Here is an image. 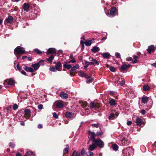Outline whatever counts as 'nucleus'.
<instances>
[{
	"instance_id": "nucleus-26",
	"label": "nucleus",
	"mask_w": 156,
	"mask_h": 156,
	"mask_svg": "<svg viewBox=\"0 0 156 156\" xmlns=\"http://www.w3.org/2000/svg\"><path fill=\"white\" fill-rule=\"evenodd\" d=\"M57 50L54 48H49V54H55Z\"/></svg>"
},
{
	"instance_id": "nucleus-53",
	"label": "nucleus",
	"mask_w": 156,
	"mask_h": 156,
	"mask_svg": "<svg viewBox=\"0 0 156 156\" xmlns=\"http://www.w3.org/2000/svg\"><path fill=\"white\" fill-rule=\"evenodd\" d=\"M43 105H41L40 104L38 105V108L39 110L42 109L43 108Z\"/></svg>"
},
{
	"instance_id": "nucleus-32",
	"label": "nucleus",
	"mask_w": 156,
	"mask_h": 156,
	"mask_svg": "<svg viewBox=\"0 0 156 156\" xmlns=\"http://www.w3.org/2000/svg\"><path fill=\"white\" fill-rule=\"evenodd\" d=\"M134 60L132 61V63L133 64H135L138 62V61L137 60L138 57L136 55H134L133 56Z\"/></svg>"
},
{
	"instance_id": "nucleus-12",
	"label": "nucleus",
	"mask_w": 156,
	"mask_h": 156,
	"mask_svg": "<svg viewBox=\"0 0 156 156\" xmlns=\"http://www.w3.org/2000/svg\"><path fill=\"white\" fill-rule=\"evenodd\" d=\"M136 122L137 126H140L142 124L143 120L140 118H137L136 120Z\"/></svg>"
},
{
	"instance_id": "nucleus-31",
	"label": "nucleus",
	"mask_w": 156,
	"mask_h": 156,
	"mask_svg": "<svg viewBox=\"0 0 156 156\" xmlns=\"http://www.w3.org/2000/svg\"><path fill=\"white\" fill-rule=\"evenodd\" d=\"M87 79V80L86 82L88 83L92 82L94 80L93 78L90 77H88Z\"/></svg>"
},
{
	"instance_id": "nucleus-42",
	"label": "nucleus",
	"mask_w": 156,
	"mask_h": 156,
	"mask_svg": "<svg viewBox=\"0 0 156 156\" xmlns=\"http://www.w3.org/2000/svg\"><path fill=\"white\" fill-rule=\"evenodd\" d=\"M26 153L28 155H32V154H33V152L30 151V150H27L26 151Z\"/></svg>"
},
{
	"instance_id": "nucleus-7",
	"label": "nucleus",
	"mask_w": 156,
	"mask_h": 156,
	"mask_svg": "<svg viewBox=\"0 0 156 156\" xmlns=\"http://www.w3.org/2000/svg\"><path fill=\"white\" fill-rule=\"evenodd\" d=\"M147 50L149 54H151V52H154L155 50V48L154 45H151L148 46Z\"/></svg>"
},
{
	"instance_id": "nucleus-56",
	"label": "nucleus",
	"mask_w": 156,
	"mask_h": 156,
	"mask_svg": "<svg viewBox=\"0 0 156 156\" xmlns=\"http://www.w3.org/2000/svg\"><path fill=\"white\" fill-rule=\"evenodd\" d=\"M116 56L118 58H120V55L119 53H116Z\"/></svg>"
},
{
	"instance_id": "nucleus-23",
	"label": "nucleus",
	"mask_w": 156,
	"mask_h": 156,
	"mask_svg": "<svg viewBox=\"0 0 156 156\" xmlns=\"http://www.w3.org/2000/svg\"><path fill=\"white\" fill-rule=\"evenodd\" d=\"M109 103L111 106H114L117 104L115 101L113 99H110L109 101Z\"/></svg>"
},
{
	"instance_id": "nucleus-54",
	"label": "nucleus",
	"mask_w": 156,
	"mask_h": 156,
	"mask_svg": "<svg viewBox=\"0 0 156 156\" xmlns=\"http://www.w3.org/2000/svg\"><path fill=\"white\" fill-rule=\"evenodd\" d=\"M9 146L12 148H14L15 147V144L12 143H10L9 144Z\"/></svg>"
},
{
	"instance_id": "nucleus-51",
	"label": "nucleus",
	"mask_w": 156,
	"mask_h": 156,
	"mask_svg": "<svg viewBox=\"0 0 156 156\" xmlns=\"http://www.w3.org/2000/svg\"><path fill=\"white\" fill-rule=\"evenodd\" d=\"M85 151L84 149V148H83L82 149L81 151V154H80L81 155H82V156H83L85 154Z\"/></svg>"
},
{
	"instance_id": "nucleus-39",
	"label": "nucleus",
	"mask_w": 156,
	"mask_h": 156,
	"mask_svg": "<svg viewBox=\"0 0 156 156\" xmlns=\"http://www.w3.org/2000/svg\"><path fill=\"white\" fill-rule=\"evenodd\" d=\"M115 117V114L113 113H112L108 117V119H111Z\"/></svg>"
},
{
	"instance_id": "nucleus-22",
	"label": "nucleus",
	"mask_w": 156,
	"mask_h": 156,
	"mask_svg": "<svg viewBox=\"0 0 156 156\" xmlns=\"http://www.w3.org/2000/svg\"><path fill=\"white\" fill-rule=\"evenodd\" d=\"M24 69L27 71L30 72H33L34 71V70L31 67H29L26 66L24 67Z\"/></svg>"
},
{
	"instance_id": "nucleus-4",
	"label": "nucleus",
	"mask_w": 156,
	"mask_h": 156,
	"mask_svg": "<svg viewBox=\"0 0 156 156\" xmlns=\"http://www.w3.org/2000/svg\"><path fill=\"white\" fill-rule=\"evenodd\" d=\"M101 103L91 102L89 106L91 108H94L96 110L99 109L101 106Z\"/></svg>"
},
{
	"instance_id": "nucleus-10",
	"label": "nucleus",
	"mask_w": 156,
	"mask_h": 156,
	"mask_svg": "<svg viewBox=\"0 0 156 156\" xmlns=\"http://www.w3.org/2000/svg\"><path fill=\"white\" fill-rule=\"evenodd\" d=\"M55 67L56 68L57 70L60 71L62 70V65L60 61L57 62L55 65Z\"/></svg>"
},
{
	"instance_id": "nucleus-25",
	"label": "nucleus",
	"mask_w": 156,
	"mask_h": 156,
	"mask_svg": "<svg viewBox=\"0 0 156 156\" xmlns=\"http://www.w3.org/2000/svg\"><path fill=\"white\" fill-rule=\"evenodd\" d=\"M116 11V8L115 7H113L110 10V14L112 16H114L115 13Z\"/></svg>"
},
{
	"instance_id": "nucleus-55",
	"label": "nucleus",
	"mask_w": 156,
	"mask_h": 156,
	"mask_svg": "<svg viewBox=\"0 0 156 156\" xmlns=\"http://www.w3.org/2000/svg\"><path fill=\"white\" fill-rule=\"evenodd\" d=\"M75 156H81L80 152H76Z\"/></svg>"
},
{
	"instance_id": "nucleus-45",
	"label": "nucleus",
	"mask_w": 156,
	"mask_h": 156,
	"mask_svg": "<svg viewBox=\"0 0 156 156\" xmlns=\"http://www.w3.org/2000/svg\"><path fill=\"white\" fill-rule=\"evenodd\" d=\"M91 126L92 127L98 128L99 126V125L98 123L92 124Z\"/></svg>"
},
{
	"instance_id": "nucleus-58",
	"label": "nucleus",
	"mask_w": 156,
	"mask_h": 156,
	"mask_svg": "<svg viewBox=\"0 0 156 156\" xmlns=\"http://www.w3.org/2000/svg\"><path fill=\"white\" fill-rule=\"evenodd\" d=\"M86 63H87L89 64V65H94V63H93V62H89L87 61H86Z\"/></svg>"
},
{
	"instance_id": "nucleus-13",
	"label": "nucleus",
	"mask_w": 156,
	"mask_h": 156,
	"mask_svg": "<svg viewBox=\"0 0 156 156\" xmlns=\"http://www.w3.org/2000/svg\"><path fill=\"white\" fill-rule=\"evenodd\" d=\"M121 141L122 142V145L123 146L127 145L129 144V141H128L126 139L125 137L123 138L122 140Z\"/></svg>"
},
{
	"instance_id": "nucleus-47",
	"label": "nucleus",
	"mask_w": 156,
	"mask_h": 156,
	"mask_svg": "<svg viewBox=\"0 0 156 156\" xmlns=\"http://www.w3.org/2000/svg\"><path fill=\"white\" fill-rule=\"evenodd\" d=\"M80 43L81 44L82 49L83 50L84 48V42L81 40L80 41Z\"/></svg>"
},
{
	"instance_id": "nucleus-44",
	"label": "nucleus",
	"mask_w": 156,
	"mask_h": 156,
	"mask_svg": "<svg viewBox=\"0 0 156 156\" xmlns=\"http://www.w3.org/2000/svg\"><path fill=\"white\" fill-rule=\"evenodd\" d=\"M34 51L38 54H40L42 53V52L37 48L34 49Z\"/></svg>"
},
{
	"instance_id": "nucleus-37",
	"label": "nucleus",
	"mask_w": 156,
	"mask_h": 156,
	"mask_svg": "<svg viewBox=\"0 0 156 156\" xmlns=\"http://www.w3.org/2000/svg\"><path fill=\"white\" fill-rule=\"evenodd\" d=\"M86 154L87 156H93L94 153L92 152L88 151L86 153Z\"/></svg>"
},
{
	"instance_id": "nucleus-49",
	"label": "nucleus",
	"mask_w": 156,
	"mask_h": 156,
	"mask_svg": "<svg viewBox=\"0 0 156 156\" xmlns=\"http://www.w3.org/2000/svg\"><path fill=\"white\" fill-rule=\"evenodd\" d=\"M18 108V105L16 104H14L13 106V109L14 110H16Z\"/></svg>"
},
{
	"instance_id": "nucleus-40",
	"label": "nucleus",
	"mask_w": 156,
	"mask_h": 156,
	"mask_svg": "<svg viewBox=\"0 0 156 156\" xmlns=\"http://www.w3.org/2000/svg\"><path fill=\"white\" fill-rule=\"evenodd\" d=\"M85 73L82 71H80L78 73V75L80 76L83 77Z\"/></svg>"
},
{
	"instance_id": "nucleus-38",
	"label": "nucleus",
	"mask_w": 156,
	"mask_h": 156,
	"mask_svg": "<svg viewBox=\"0 0 156 156\" xmlns=\"http://www.w3.org/2000/svg\"><path fill=\"white\" fill-rule=\"evenodd\" d=\"M54 56L53 55H49V63H51L52 62V60L54 59Z\"/></svg>"
},
{
	"instance_id": "nucleus-19",
	"label": "nucleus",
	"mask_w": 156,
	"mask_h": 156,
	"mask_svg": "<svg viewBox=\"0 0 156 156\" xmlns=\"http://www.w3.org/2000/svg\"><path fill=\"white\" fill-rule=\"evenodd\" d=\"M56 105L58 108H61L64 107V105L62 102H58L56 103Z\"/></svg>"
},
{
	"instance_id": "nucleus-64",
	"label": "nucleus",
	"mask_w": 156,
	"mask_h": 156,
	"mask_svg": "<svg viewBox=\"0 0 156 156\" xmlns=\"http://www.w3.org/2000/svg\"><path fill=\"white\" fill-rule=\"evenodd\" d=\"M151 65L153 67H156V62L155 63H153V64H151Z\"/></svg>"
},
{
	"instance_id": "nucleus-2",
	"label": "nucleus",
	"mask_w": 156,
	"mask_h": 156,
	"mask_svg": "<svg viewBox=\"0 0 156 156\" xmlns=\"http://www.w3.org/2000/svg\"><path fill=\"white\" fill-rule=\"evenodd\" d=\"M15 81L11 79L6 80L4 82V84L6 87H9L11 86H13L15 84Z\"/></svg>"
},
{
	"instance_id": "nucleus-35",
	"label": "nucleus",
	"mask_w": 156,
	"mask_h": 156,
	"mask_svg": "<svg viewBox=\"0 0 156 156\" xmlns=\"http://www.w3.org/2000/svg\"><path fill=\"white\" fill-rule=\"evenodd\" d=\"M150 89V87L149 86L147 85H144L143 87V89L145 91H147L149 90Z\"/></svg>"
},
{
	"instance_id": "nucleus-6",
	"label": "nucleus",
	"mask_w": 156,
	"mask_h": 156,
	"mask_svg": "<svg viewBox=\"0 0 156 156\" xmlns=\"http://www.w3.org/2000/svg\"><path fill=\"white\" fill-rule=\"evenodd\" d=\"M24 112V117L26 119H28L30 116V110L29 109H26L25 110Z\"/></svg>"
},
{
	"instance_id": "nucleus-17",
	"label": "nucleus",
	"mask_w": 156,
	"mask_h": 156,
	"mask_svg": "<svg viewBox=\"0 0 156 156\" xmlns=\"http://www.w3.org/2000/svg\"><path fill=\"white\" fill-rule=\"evenodd\" d=\"M101 55L103 57L105 58L108 59L111 56L110 54L108 52L102 53Z\"/></svg>"
},
{
	"instance_id": "nucleus-27",
	"label": "nucleus",
	"mask_w": 156,
	"mask_h": 156,
	"mask_svg": "<svg viewBox=\"0 0 156 156\" xmlns=\"http://www.w3.org/2000/svg\"><path fill=\"white\" fill-rule=\"evenodd\" d=\"M89 59L90 61H93V63L94 64H96L97 65H98L99 64L98 62L95 59H93L91 57H89Z\"/></svg>"
},
{
	"instance_id": "nucleus-57",
	"label": "nucleus",
	"mask_w": 156,
	"mask_h": 156,
	"mask_svg": "<svg viewBox=\"0 0 156 156\" xmlns=\"http://www.w3.org/2000/svg\"><path fill=\"white\" fill-rule=\"evenodd\" d=\"M146 111L144 110H142L141 111V113L142 115H144L146 113Z\"/></svg>"
},
{
	"instance_id": "nucleus-50",
	"label": "nucleus",
	"mask_w": 156,
	"mask_h": 156,
	"mask_svg": "<svg viewBox=\"0 0 156 156\" xmlns=\"http://www.w3.org/2000/svg\"><path fill=\"white\" fill-rule=\"evenodd\" d=\"M70 71V75L71 76H75L76 73L75 72V71H71L70 70H69Z\"/></svg>"
},
{
	"instance_id": "nucleus-21",
	"label": "nucleus",
	"mask_w": 156,
	"mask_h": 156,
	"mask_svg": "<svg viewBox=\"0 0 156 156\" xmlns=\"http://www.w3.org/2000/svg\"><path fill=\"white\" fill-rule=\"evenodd\" d=\"M23 8L24 11L28 12L29 9L30 8L29 5L27 3H25L23 5Z\"/></svg>"
},
{
	"instance_id": "nucleus-63",
	"label": "nucleus",
	"mask_w": 156,
	"mask_h": 156,
	"mask_svg": "<svg viewBox=\"0 0 156 156\" xmlns=\"http://www.w3.org/2000/svg\"><path fill=\"white\" fill-rule=\"evenodd\" d=\"M21 73L22 74H23L24 75H26V72L24 70H22L21 71Z\"/></svg>"
},
{
	"instance_id": "nucleus-16",
	"label": "nucleus",
	"mask_w": 156,
	"mask_h": 156,
	"mask_svg": "<svg viewBox=\"0 0 156 156\" xmlns=\"http://www.w3.org/2000/svg\"><path fill=\"white\" fill-rule=\"evenodd\" d=\"M63 67L65 69H71L72 68V66L71 64H68L67 62H65L64 63L63 65Z\"/></svg>"
},
{
	"instance_id": "nucleus-28",
	"label": "nucleus",
	"mask_w": 156,
	"mask_h": 156,
	"mask_svg": "<svg viewBox=\"0 0 156 156\" xmlns=\"http://www.w3.org/2000/svg\"><path fill=\"white\" fill-rule=\"evenodd\" d=\"M79 67V65L78 64H76L75 66L72 67L71 69L70 70L71 71H75L76 69H77Z\"/></svg>"
},
{
	"instance_id": "nucleus-46",
	"label": "nucleus",
	"mask_w": 156,
	"mask_h": 156,
	"mask_svg": "<svg viewBox=\"0 0 156 156\" xmlns=\"http://www.w3.org/2000/svg\"><path fill=\"white\" fill-rule=\"evenodd\" d=\"M15 68L16 69L19 70H21L22 69L21 67L20 66L19 63L17 64L16 66H15Z\"/></svg>"
},
{
	"instance_id": "nucleus-59",
	"label": "nucleus",
	"mask_w": 156,
	"mask_h": 156,
	"mask_svg": "<svg viewBox=\"0 0 156 156\" xmlns=\"http://www.w3.org/2000/svg\"><path fill=\"white\" fill-rule=\"evenodd\" d=\"M132 123V122L131 121H128L127 122V124L129 126Z\"/></svg>"
},
{
	"instance_id": "nucleus-24",
	"label": "nucleus",
	"mask_w": 156,
	"mask_h": 156,
	"mask_svg": "<svg viewBox=\"0 0 156 156\" xmlns=\"http://www.w3.org/2000/svg\"><path fill=\"white\" fill-rule=\"evenodd\" d=\"M148 100V98L146 96L143 97L141 98L142 102L144 103H147Z\"/></svg>"
},
{
	"instance_id": "nucleus-62",
	"label": "nucleus",
	"mask_w": 156,
	"mask_h": 156,
	"mask_svg": "<svg viewBox=\"0 0 156 156\" xmlns=\"http://www.w3.org/2000/svg\"><path fill=\"white\" fill-rule=\"evenodd\" d=\"M37 127L39 129L41 128L42 127V124H40L38 125Z\"/></svg>"
},
{
	"instance_id": "nucleus-15",
	"label": "nucleus",
	"mask_w": 156,
	"mask_h": 156,
	"mask_svg": "<svg viewBox=\"0 0 156 156\" xmlns=\"http://www.w3.org/2000/svg\"><path fill=\"white\" fill-rule=\"evenodd\" d=\"M60 96L63 99H66L68 97V95L67 93L63 92L60 94Z\"/></svg>"
},
{
	"instance_id": "nucleus-60",
	"label": "nucleus",
	"mask_w": 156,
	"mask_h": 156,
	"mask_svg": "<svg viewBox=\"0 0 156 156\" xmlns=\"http://www.w3.org/2000/svg\"><path fill=\"white\" fill-rule=\"evenodd\" d=\"M85 65L84 66V68L85 69L87 68L89 66V64H88L87 63H86V61L85 62Z\"/></svg>"
},
{
	"instance_id": "nucleus-9",
	"label": "nucleus",
	"mask_w": 156,
	"mask_h": 156,
	"mask_svg": "<svg viewBox=\"0 0 156 156\" xmlns=\"http://www.w3.org/2000/svg\"><path fill=\"white\" fill-rule=\"evenodd\" d=\"M131 66V65L129 64H122L121 66V67L119 68V70L120 71L122 72L123 71L125 70L127 68H129Z\"/></svg>"
},
{
	"instance_id": "nucleus-41",
	"label": "nucleus",
	"mask_w": 156,
	"mask_h": 156,
	"mask_svg": "<svg viewBox=\"0 0 156 156\" xmlns=\"http://www.w3.org/2000/svg\"><path fill=\"white\" fill-rule=\"evenodd\" d=\"M109 69L111 71L113 72H115L116 69L113 66H111L109 68Z\"/></svg>"
},
{
	"instance_id": "nucleus-29",
	"label": "nucleus",
	"mask_w": 156,
	"mask_h": 156,
	"mask_svg": "<svg viewBox=\"0 0 156 156\" xmlns=\"http://www.w3.org/2000/svg\"><path fill=\"white\" fill-rule=\"evenodd\" d=\"M66 147L64 149L63 154H68L69 152V146L68 145H66Z\"/></svg>"
},
{
	"instance_id": "nucleus-11",
	"label": "nucleus",
	"mask_w": 156,
	"mask_h": 156,
	"mask_svg": "<svg viewBox=\"0 0 156 156\" xmlns=\"http://www.w3.org/2000/svg\"><path fill=\"white\" fill-rule=\"evenodd\" d=\"M74 113L70 112H67L65 113V116L67 118L71 119L74 117Z\"/></svg>"
},
{
	"instance_id": "nucleus-8",
	"label": "nucleus",
	"mask_w": 156,
	"mask_h": 156,
	"mask_svg": "<svg viewBox=\"0 0 156 156\" xmlns=\"http://www.w3.org/2000/svg\"><path fill=\"white\" fill-rule=\"evenodd\" d=\"M43 62V60H41L38 63L34 64H33L32 65V66L34 68V70H37L40 66V64L41 62Z\"/></svg>"
},
{
	"instance_id": "nucleus-18",
	"label": "nucleus",
	"mask_w": 156,
	"mask_h": 156,
	"mask_svg": "<svg viewBox=\"0 0 156 156\" xmlns=\"http://www.w3.org/2000/svg\"><path fill=\"white\" fill-rule=\"evenodd\" d=\"M91 50L93 53H95L99 51H100V48L98 47L95 46L91 49Z\"/></svg>"
},
{
	"instance_id": "nucleus-20",
	"label": "nucleus",
	"mask_w": 156,
	"mask_h": 156,
	"mask_svg": "<svg viewBox=\"0 0 156 156\" xmlns=\"http://www.w3.org/2000/svg\"><path fill=\"white\" fill-rule=\"evenodd\" d=\"M13 18L12 16H9L5 20V21L8 23H11L12 21Z\"/></svg>"
},
{
	"instance_id": "nucleus-48",
	"label": "nucleus",
	"mask_w": 156,
	"mask_h": 156,
	"mask_svg": "<svg viewBox=\"0 0 156 156\" xmlns=\"http://www.w3.org/2000/svg\"><path fill=\"white\" fill-rule=\"evenodd\" d=\"M52 115L53 117L56 119H57L58 118V116L55 112H53L52 113Z\"/></svg>"
},
{
	"instance_id": "nucleus-33",
	"label": "nucleus",
	"mask_w": 156,
	"mask_h": 156,
	"mask_svg": "<svg viewBox=\"0 0 156 156\" xmlns=\"http://www.w3.org/2000/svg\"><path fill=\"white\" fill-rule=\"evenodd\" d=\"M93 42L91 40H88L84 42V44L87 46H90Z\"/></svg>"
},
{
	"instance_id": "nucleus-36",
	"label": "nucleus",
	"mask_w": 156,
	"mask_h": 156,
	"mask_svg": "<svg viewBox=\"0 0 156 156\" xmlns=\"http://www.w3.org/2000/svg\"><path fill=\"white\" fill-rule=\"evenodd\" d=\"M87 105L88 104L87 102L86 101H85L84 102H82L81 105L83 108H84L87 106Z\"/></svg>"
},
{
	"instance_id": "nucleus-5",
	"label": "nucleus",
	"mask_w": 156,
	"mask_h": 156,
	"mask_svg": "<svg viewBox=\"0 0 156 156\" xmlns=\"http://www.w3.org/2000/svg\"><path fill=\"white\" fill-rule=\"evenodd\" d=\"M25 50L22 47H17L14 50V54L16 55L17 54H23L24 53Z\"/></svg>"
},
{
	"instance_id": "nucleus-43",
	"label": "nucleus",
	"mask_w": 156,
	"mask_h": 156,
	"mask_svg": "<svg viewBox=\"0 0 156 156\" xmlns=\"http://www.w3.org/2000/svg\"><path fill=\"white\" fill-rule=\"evenodd\" d=\"M49 70L53 72H55L56 70H57L56 67L54 66H52V67H50Z\"/></svg>"
},
{
	"instance_id": "nucleus-14",
	"label": "nucleus",
	"mask_w": 156,
	"mask_h": 156,
	"mask_svg": "<svg viewBox=\"0 0 156 156\" xmlns=\"http://www.w3.org/2000/svg\"><path fill=\"white\" fill-rule=\"evenodd\" d=\"M94 143V142H92V144L89 146L88 148L89 150L91 151H92L94 150L96 147V145L95 143Z\"/></svg>"
},
{
	"instance_id": "nucleus-1",
	"label": "nucleus",
	"mask_w": 156,
	"mask_h": 156,
	"mask_svg": "<svg viewBox=\"0 0 156 156\" xmlns=\"http://www.w3.org/2000/svg\"><path fill=\"white\" fill-rule=\"evenodd\" d=\"M88 134L90 136V140H92V142L95 143L96 146L99 147L100 148H102L104 147V143L100 138H98L95 139L96 134L94 132L89 131Z\"/></svg>"
},
{
	"instance_id": "nucleus-3",
	"label": "nucleus",
	"mask_w": 156,
	"mask_h": 156,
	"mask_svg": "<svg viewBox=\"0 0 156 156\" xmlns=\"http://www.w3.org/2000/svg\"><path fill=\"white\" fill-rule=\"evenodd\" d=\"M133 151L132 148L129 147L122 151V153L124 154V156H129L131 155Z\"/></svg>"
},
{
	"instance_id": "nucleus-34",
	"label": "nucleus",
	"mask_w": 156,
	"mask_h": 156,
	"mask_svg": "<svg viewBox=\"0 0 156 156\" xmlns=\"http://www.w3.org/2000/svg\"><path fill=\"white\" fill-rule=\"evenodd\" d=\"M104 133V131H101V132H97L96 134V136H97L98 137H100L102 135H103Z\"/></svg>"
},
{
	"instance_id": "nucleus-61",
	"label": "nucleus",
	"mask_w": 156,
	"mask_h": 156,
	"mask_svg": "<svg viewBox=\"0 0 156 156\" xmlns=\"http://www.w3.org/2000/svg\"><path fill=\"white\" fill-rule=\"evenodd\" d=\"M70 62H71L72 63H74L76 62V60L74 58L70 60Z\"/></svg>"
},
{
	"instance_id": "nucleus-52",
	"label": "nucleus",
	"mask_w": 156,
	"mask_h": 156,
	"mask_svg": "<svg viewBox=\"0 0 156 156\" xmlns=\"http://www.w3.org/2000/svg\"><path fill=\"white\" fill-rule=\"evenodd\" d=\"M126 60L127 61H130L133 60V58L131 57H127L126 58Z\"/></svg>"
},
{
	"instance_id": "nucleus-30",
	"label": "nucleus",
	"mask_w": 156,
	"mask_h": 156,
	"mask_svg": "<svg viewBox=\"0 0 156 156\" xmlns=\"http://www.w3.org/2000/svg\"><path fill=\"white\" fill-rule=\"evenodd\" d=\"M112 147L113 150L115 151H117L118 150L119 147L115 144H112Z\"/></svg>"
}]
</instances>
